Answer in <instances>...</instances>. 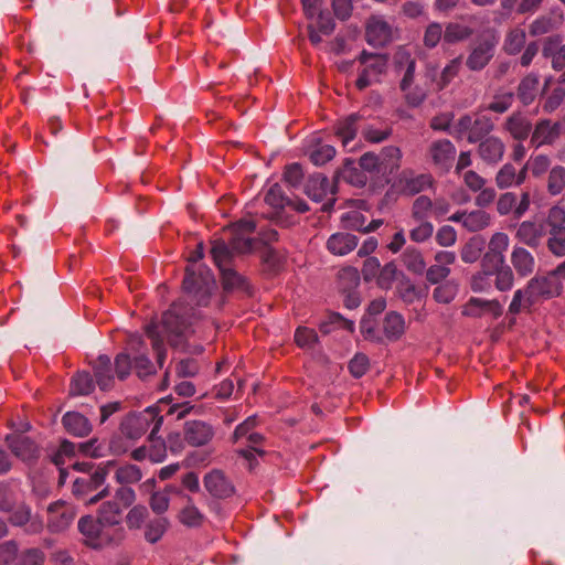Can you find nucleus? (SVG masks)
<instances>
[{
    "mask_svg": "<svg viewBox=\"0 0 565 565\" xmlns=\"http://www.w3.org/2000/svg\"><path fill=\"white\" fill-rule=\"evenodd\" d=\"M433 200L427 195L417 196L411 209V217L413 221H428L431 215Z\"/></svg>",
    "mask_w": 565,
    "mask_h": 565,
    "instance_id": "38",
    "label": "nucleus"
},
{
    "mask_svg": "<svg viewBox=\"0 0 565 565\" xmlns=\"http://www.w3.org/2000/svg\"><path fill=\"white\" fill-rule=\"evenodd\" d=\"M563 289V284L556 273L546 276H535L529 280L523 289H518L509 306L512 315H518L522 310H529L533 305L543 299L557 297Z\"/></svg>",
    "mask_w": 565,
    "mask_h": 565,
    "instance_id": "3",
    "label": "nucleus"
},
{
    "mask_svg": "<svg viewBox=\"0 0 565 565\" xmlns=\"http://www.w3.org/2000/svg\"><path fill=\"white\" fill-rule=\"evenodd\" d=\"M498 40L494 35H484L472 49L467 57L466 65L471 71L483 70L494 55Z\"/></svg>",
    "mask_w": 565,
    "mask_h": 565,
    "instance_id": "6",
    "label": "nucleus"
},
{
    "mask_svg": "<svg viewBox=\"0 0 565 565\" xmlns=\"http://www.w3.org/2000/svg\"><path fill=\"white\" fill-rule=\"evenodd\" d=\"M431 162L440 170L448 171L456 157V148L448 139L436 140L429 147Z\"/></svg>",
    "mask_w": 565,
    "mask_h": 565,
    "instance_id": "13",
    "label": "nucleus"
},
{
    "mask_svg": "<svg viewBox=\"0 0 565 565\" xmlns=\"http://www.w3.org/2000/svg\"><path fill=\"white\" fill-rule=\"evenodd\" d=\"M96 383L102 391L110 390L114 385L111 362L108 355H99L93 363Z\"/></svg>",
    "mask_w": 565,
    "mask_h": 565,
    "instance_id": "20",
    "label": "nucleus"
},
{
    "mask_svg": "<svg viewBox=\"0 0 565 565\" xmlns=\"http://www.w3.org/2000/svg\"><path fill=\"white\" fill-rule=\"evenodd\" d=\"M435 239L438 245L443 247H450L457 241V233L452 226L444 225L438 228Z\"/></svg>",
    "mask_w": 565,
    "mask_h": 565,
    "instance_id": "64",
    "label": "nucleus"
},
{
    "mask_svg": "<svg viewBox=\"0 0 565 565\" xmlns=\"http://www.w3.org/2000/svg\"><path fill=\"white\" fill-rule=\"evenodd\" d=\"M356 115H350L349 117L340 120L335 126V134L341 139L344 147L348 146L356 136Z\"/></svg>",
    "mask_w": 565,
    "mask_h": 565,
    "instance_id": "36",
    "label": "nucleus"
},
{
    "mask_svg": "<svg viewBox=\"0 0 565 565\" xmlns=\"http://www.w3.org/2000/svg\"><path fill=\"white\" fill-rule=\"evenodd\" d=\"M505 265V256L487 250L481 259V266L487 275H492L497 269Z\"/></svg>",
    "mask_w": 565,
    "mask_h": 565,
    "instance_id": "47",
    "label": "nucleus"
},
{
    "mask_svg": "<svg viewBox=\"0 0 565 565\" xmlns=\"http://www.w3.org/2000/svg\"><path fill=\"white\" fill-rule=\"evenodd\" d=\"M457 288L452 284L446 282L434 289L433 297L439 303H449L454 300Z\"/></svg>",
    "mask_w": 565,
    "mask_h": 565,
    "instance_id": "62",
    "label": "nucleus"
},
{
    "mask_svg": "<svg viewBox=\"0 0 565 565\" xmlns=\"http://www.w3.org/2000/svg\"><path fill=\"white\" fill-rule=\"evenodd\" d=\"M122 508L117 501L104 503L99 510V521L105 524H117L121 519Z\"/></svg>",
    "mask_w": 565,
    "mask_h": 565,
    "instance_id": "41",
    "label": "nucleus"
},
{
    "mask_svg": "<svg viewBox=\"0 0 565 565\" xmlns=\"http://www.w3.org/2000/svg\"><path fill=\"white\" fill-rule=\"evenodd\" d=\"M359 62L362 66L355 82L359 90L379 83L381 76L386 72L387 58L382 54L367 53L363 51L359 56Z\"/></svg>",
    "mask_w": 565,
    "mask_h": 565,
    "instance_id": "5",
    "label": "nucleus"
},
{
    "mask_svg": "<svg viewBox=\"0 0 565 565\" xmlns=\"http://www.w3.org/2000/svg\"><path fill=\"white\" fill-rule=\"evenodd\" d=\"M443 26L438 22H431L427 25L424 32L423 42L424 45L428 49H434L438 45V43L444 40Z\"/></svg>",
    "mask_w": 565,
    "mask_h": 565,
    "instance_id": "49",
    "label": "nucleus"
},
{
    "mask_svg": "<svg viewBox=\"0 0 565 565\" xmlns=\"http://www.w3.org/2000/svg\"><path fill=\"white\" fill-rule=\"evenodd\" d=\"M565 186V168L556 166L550 170L547 190L551 194H559Z\"/></svg>",
    "mask_w": 565,
    "mask_h": 565,
    "instance_id": "45",
    "label": "nucleus"
},
{
    "mask_svg": "<svg viewBox=\"0 0 565 565\" xmlns=\"http://www.w3.org/2000/svg\"><path fill=\"white\" fill-rule=\"evenodd\" d=\"M504 128L512 138L522 141L529 137L532 124L525 115L521 113H513L505 120Z\"/></svg>",
    "mask_w": 565,
    "mask_h": 565,
    "instance_id": "23",
    "label": "nucleus"
},
{
    "mask_svg": "<svg viewBox=\"0 0 565 565\" xmlns=\"http://www.w3.org/2000/svg\"><path fill=\"white\" fill-rule=\"evenodd\" d=\"M232 237L228 241L234 254L248 253L253 249V239L246 235L231 233Z\"/></svg>",
    "mask_w": 565,
    "mask_h": 565,
    "instance_id": "58",
    "label": "nucleus"
},
{
    "mask_svg": "<svg viewBox=\"0 0 565 565\" xmlns=\"http://www.w3.org/2000/svg\"><path fill=\"white\" fill-rule=\"evenodd\" d=\"M331 192L329 180L321 173L311 175L306 183L307 195L316 202L322 201Z\"/></svg>",
    "mask_w": 565,
    "mask_h": 565,
    "instance_id": "27",
    "label": "nucleus"
},
{
    "mask_svg": "<svg viewBox=\"0 0 565 565\" xmlns=\"http://www.w3.org/2000/svg\"><path fill=\"white\" fill-rule=\"evenodd\" d=\"M545 233L546 225L543 222L524 221L516 230V237L525 245L535 247Z\"/></svg>",
    "mask_w": 565,
    "mask_h": 565,
    "instance_id": "17",
    "label": "nucleus"
},
{
    "mask_svg": "<svg viewBox=\"0 0 565 565\" xmlns=\"http://www.w3.org/2000/svg\"><path fill=\"white\" fill-rule=\"evenodd\" d=\"M473 33L470 26L460 24L458 22H450L446 25L444 32V42L447 44H455L469 39Z\"/></svg>",
    "mask_w": 565,
    "mask_h": 565,
    "instance_id": "34",
    "label": "nucleus"
},
{
    "mask_svg": "<svg viewBox=\"0 0 565 565\" xmlns=\"http://www.w3.org/2000/svg\"><path fill=\"white\" fill-rule=\"evenodd\" d=\"M434 179L428 173L414 174L411 170H404L397 178L395 186L404 195H415L431 188Z\"/></svg>",
    "mask_w": 565,
    "mask_h": 565,
    "instance_id": "7",
    "label": "nucleus"
},
{
    "mask_svg": "<svg viewBox=\"0 0 565 565\" xmlns=\"http://www.w3.org/2000/svg\"><path fill=\"white\" fill-rule=\"evenodd\" d=\"M461 68V58L456 57L451 60L443 70L440 75V87L448 85L458 74Z\"/></svg>",
    "mask_w": 565,
    "mask_h": 565,
    "instance_id": "63",
    "label": "nucleus"
},
{
    "mask_svg": "<svg viewBox=\"0 0 565 565\" xmlns=\"http://www.w3.org/2000/svg\"><path fill=\"white\" fill-rule=\"evenodd\" d=\"M7 441L11 451L23 461H31L39 456L38 446L25 436H11Z\"/></svg>",
    "mask_w": 565,
    "mask_h": 565,
    "instance_id": "18",
    "label": "nucleus"
},
{
    "mask_svg": "<svg viewBox=\"0 0 565 565\" xmlns=\"http://www.w3.org/2000/svg\"><path fill=\"white\" fill-rule=\"evenodd\" d=\"M213 286L214 279L209 270L200 271L196 275L192 267H186L182 287L191 301H194L198 306H206Z\"/></svg>",
    "mask_w": 565,
    "mask_h": 565,
    "instance_id": "4",
    "label": "nucleus"
},
{
    "mask_svg": "<svg viewBox=\"0 0 565 565\" xmlns=\"http://www.w3.org/2000/svg\"><path fill=\"white\" fill-rule=\"evenodd\" d=\"M369 366V358L362 353L355 354L349 363L350 373L356 379L362 377L367 372Z\"/></svg>",
    "mask_w": 565,
    "mask_h": 565,
    "instance_id": "61",
    "label": "nucleus"
},
{
    "mask_svg": "<svg viewBox=\"0 0 565 565\" xmlns=\"http://www.w3.org/2000/svg\"><path fill=\"white\" fill-rule=\"evenodd\" d=\"M402 262L409 271L417 275H422L426 269V263L422 252L414 246H408L403 252Z\"/></svg>",
    "mask_w": 565,
    "mask_h": 565,
    "instance_id": "30",
    "label": "nucleus"
},
{
    "mask_svg": "<svg viewBox=\"0 0 565 565\" xmlns=\"http://www.w3.org/2000/svg\"><path fill=\"white\" fill-rule=\"evenodd\" d=\"M513 99L514 96L512 93L498 94L488 105V109L498 114H503L511 107Z\"/></svg>",
    "mask_w": 565,
    "mask_h": 565,
    "instance_id": "60",
    "label": "nucleus"
},
{
    "mask_svg": "<svg viewBox=\"0 0 565 565\" xmlns=\"http://www.w3.org/2000/svg\"><path fill=\"white\" fill-rule=\"evenodd\" d=\"M511 264L520 277H527L535 269L533 255L524 247L515 246L511 253Z\"/></svg>",
    "mask_w": 565,
    "mask_h": 565,
    "instance_id": "22",
    "label": "nucleus"
},
{
    "mask_svg": "<svg viewBox=\"0 0 565 565\" xmlns=\"http://www.w3.org/2000/svg\"><path fill=\"white\" fill-rule=\"evenodd\" d=\"M462 316L471 318H480L490 316L492 319H498L503 313L502 305L493 300H484L477 297H471L468 302L462 307Z\"/></svg>",
    "mask_w": 565,
    "mask_h": 565,
    "instance_id": "9",
    "label": "nucleus"
},
{
    "mask_svg": "<svg viewBox=\"0 0 565 565\" xmlns=\"http://www.w3.org/2000/svg\"><path fill=\"white\" fill-rule=\"evenodd\" d=\"M94 390V381L89 373L79 372L77 373L71 383L72 395H88Z\"/></svg>",
    "mask_w": 565,
    "mask_h": 565,
    "instance_id": "42",
    "label": "nucleus"
},
{
    "mask_svg": "<svg viewBox=\"0 0 565 565\" xmlns=\"http://www.w3.org/2000/svg\"><path fill=\"white\" fill-rule=\"evenodd\" d=\"M141 477L140 469L135 465H124L118 467L115 472V478L120 484L138 482Z\"/></svg>",
    "mask_w": 565,
    "mask_h": 565,
    "instance_id": "46",
    "label": "nucleus"
},
{
    "mask_svg": "<svg viewBox=\"0 0 565 565\" xmlns=\"http://www.w3.org/2000/svg\"><path fill=\"white\" fill-rule=\"evenodd\" d=\"M76 450L89 457L96 458L102 456L100 446H96L95 439L86 443H81L78 445H75L68 440H64L61 443L58 451L54 457L55 465L58 466L61 463V458L63 456L71 457L75 454Z\"/></svg>",
    "mask_w": 565,
    "mask_h": 565,
    "instance_id": "15",
    "label": "nucleus"
},
{
    "mask_svg": "<svg viewBox=\"0 0 565 565\" xmlns=\"http://www.w3.org/2000/svg\"><path fill=\"white\" fill-rule=\"evenodd\" d=\"M505 151L503 141L498 137H488L480 141L478 154L488 164H495L502 160Z\"/></svg>",
    "mask_w": 565,
    "mask_h": 565,
    "instance_id": "16",
    "label": "nucleus"
},
{
    "mask_svg": "<svg viewBox=\"0 0 565 565\" xmlns=\"http://www.w3.org/2000/svg\"><path fill=\"white\" fill-rule=\"evenodd\" d=\"M516 169L511 163L501 167L495 175V184L499 189H508L516 185Z\"/></svg>",
    "mask_w": 565,
    "mask_h": 565,
    "instance_id": "43",
    "label": "nucleus"
},
{
    "mask_svg": "<svg viewBox=\"0 0 565 565\" xmlns=\"http://www.w3.org/2000/svg\"><path fill=\"white\" fill-rule=\"evenodd\" d=\"M365 216L359 211H349L341 217L344 228H350L364 233Z\"/></svg>",
    "mask_w": 565,
    "mask_h": 565,
    "instance_id": "56",
    "label": "nucleus"
},
{
    "mask_svg": "<svg viewBox=\"0 0 565 565\" xmlns=\"http://www.w3.org/2000/svg\"><path fill=\"white\" fill-rule=\"evenodd\" d=\"M206 491L220 499L228 498L234 493V486L221 470H212L204 477Z\"/></svg>",
    "mask_w": 565,
    "mask_h": 565,
    "instance_id": "14",
    "label": "nucleus"
},
{
    "mask_svg": "<svg viewBox=\"0 0 565 565\" xmlns=\"http://www.w3.org/2000/svg\"><path fill=\"white\" fill-rule=\"evenodd\" d=\"M559 136V125L550 120H541L536 124L531 137V143L539 148L543 145H551Z\"/></svg>",
    "mask_w": 565,
    "mask_h": 565,
    "instance_id": "19",
    "label": "nucleus"
},
{
    "mask_svg": "<svg viewBox=\"0 0 565 565\" xmlns=\"http://www.w3.org/2000/svg\"><path fill=\"white\" fill-rule=\"evenodd\" d=\"M211 254L215 265L223 269L231 265L234 252L225 241L216 239L213 242Z\"/></svg>",
    "mask_w": 565,
    "mask_h": 565,
    "instance_id": "33",
    "label": "nucleus"
},
{
    "mask_svg": "<svg viewBox=\"0 0 565 565\" xmlns=\"http://www.w3.org/2000/svg\"><path fill=\"white\" fill-rule=\"evenodd\" d=\"M184 440L193 446L201 447L209 444L214 437L213 427L202 420L185 422L183 428Z\"/></svg>",
    "mask_w": 565,
    "mask_h": 565,
    "instance_id": "11",
    "label": "nucleus"
},
{
    "mask_svg": "<svg viewBox=\"0 0 565 565\" xmlns=\"http://www.w3.org/2000/svg\"><path fill=\"white\" fill-rule=\"evenodd\" d=\"M484 242L480 237H471L461 248L460 257L463 263L472 264L477 262L483 250Z\"/></svg>",
    "mask_w": 565,
    "mask_h": 565,
    "instance_id": "37",
    "label": "nucleus"
},
{
    "mask_svg": "<svg viewBox=\"0 0 565 565\" xmlns=\"http://www.w3.org/2000/svg\"><path fill=\"white\" fill-rule=\"evenodd\" d=\"M150 446L148 448V457L153 462H161L167 455L166 443L161 438H156L152 433L149 436Z\"/></svg>",
    "mask_w": 565,
    "mask_h": 565,
    "instance_id": "55",
    "label": "nucleus"
},
{
    "mask_svg": "<svg viewBox=\"0 0 565 565\" xmlns=\"http://www.w3.org/2000/svg\"><path fill=\"white\" fill-rule=\"evenodd\" d=\"M548 248L557 256L565 254V226L550 227Z\"/></svg>",
    "mask_w": 565,
    "mask_h": 565,
    "instance_id": "44",
    "label": "nucleus"
},
{
    "mask_svg": "<svg viewBox=\"0 0 565 565\" xmlns=\"http://www.w3.org/2000/svg\"><path fill=\"white\" fill-rule=\"evenodd\" d=\"M335 156V149L330 145H321L310 153V160L316 166H322Z\"/></svg>",
    "mask_w": 565,
    "mask_h": 565,
    "instance_id": "59",
    "label": "nucleus"
},
{
    "mask_svg": "<svg viewBox=\"0 0 565 565\" xmlns=\"http://www.w3.org/2000/svg\"><path fill=\"white\" fill-rule=\"evenodd\" d=\"M168 526L169 521L166 518H158L150 521L146 525L145 539L151 544L157 543L167 532Z\"/></svg>",
    "mask_w": 565,
    "mask_h": 565,
    "instance_id": "40",
    "label": "nucleus"
},
{
    "mask_svg": "<svg viewBox=\"0 0 565 565\" xmlns=\"http://www.w3.org/2000/svg\"><path fill=\"white\" fill-rule=\"evenodd\" d=\"M383 173H393L401 167L402 151L394 146L384 147L380 153Z\"/></svg>",
    "mask_w": 565,
    "mask_h": 565,
    "instance_id": "29",
    "label": "nucleus"
},
{
    "mask_svg": "<svg viewBox=\"0 0 565 565\" xmlns=\"http://www.w3.org/2000/svg\"><path fill=\"white\" fill-rule=\"evenodd\" d=\"M181 303H173L169 310L162 315L161 323H151L147 326L146 333L152 342V348L157 353L158 363L162 366L166 356L163 349V340L178 347L191 333V321L189 317L183 315Z\"/></svg>",
    "mask_w": 565,
    "mask_h": 565,
    "instance_id": "2",
    "label": "nucleus"
},
{
    "mask_svg": "<svg viewBox=\"0 0 565 565\" xmlns=\"http://www.w3.org/2000/svg\"><path fill=\"white\" fill-rule=\"evenodd\" d=\"M526 40V34L523 29L515 28L508 32L504 43L503 50L509 55H515L521 52L524 47Z\"/></svg>",
    "mask_w": 565,
    "mask_h": 565,
    "instance_id": "35",
    "label": "nucleus"
},
{
    "mask_svg": "<svg viewBox=\"0 0 565 565\" xmlns=\"http://www.w3.org/2000/svg\"><path fill=\"white\" fill-rule=\"evenodd\" d=\"M358 245L356 236L349 233L332 234L327 241V248L333 255L343 256L352 252Z\"/></svg>",
    "mask_w": 565,
    "mask_h": 565,
    "instance_id": "24",
    "label": "nucleus"
},
{
    "mask_svg": "<svg viewBox=\"0 0 565 565\" xmlns=\"http://www.w3.org/2000/svg\"><path fill=\"white\" fill-rule=\"evenodd\" d=\"M405 320L402 315L392 311L385 316L383 331L390 341H397L405 333Z\"/></svg>",
    "mask_w": 565,
    "mask_h": 565,
    "instance_id": "28",
    "label": "nucleus"
},
{
    "mask_svg": "<svg viewBox=\"0 0 565 565\" xmlns=\"http://www.w3.org/2000/svg\"><path fill=\"white\" fill-rule=\"evenodd\" d=\"M318 341V334L313 329L299 327L295 332V342L300 348L311 349Z\"/></svg>",
    "mask_w": 565,
    "mask_h": 565,
    "instance_id": "53",
    "label": "nucleus"
},
{
    "mask_svg": "<svg viewBox=\"0 0 565 565\" xmlns=\"http://www.w3.org/2000/svg\"><path fill=\"white\" fill-rule=\"evenodd\" d=\"M395 63L401 68L405 66V72L399 84L401 90L412 88V85L414 84L416 61L407 51L399 50L395 54Z\"/></svg>",
    "mask_w": 565,
    "mask_h": 565,
    "instance_id": "26",
    "label": "nucleus"
},
{
    "mask_svg": "<svg viewBox=\"0 0 565 565\" xmlns=\"http://www.w3.org/2000/svg\"><path fill=\"white\" fill-rule=\"evenodd\" d=\"M192 407L189 403L171 404V398H162L154 406L130 414L121 422L120 430L129 439H138L151 428L152 435L160 429L164 415L177 414V419L183 418Z\"/></svg>",
    "mask_w": 565,
    "mask_h": 565,
    "instance_id": "1",
    "label": "nucleus"
},
{
    "mask_svg": "<svg viewBox=\"0 0 565 565\" xmlns=\"http://www.w3.org/2000/svg\"><path fill=\"white\" fill-rule=\"evenodd\" d=\"M265 202L275 209H282L290 204V200L284 195L278 184H274L269 188L265 195Z\"/></svg>",
    "mask_w": 565,
    "mask_h": 565,
    "instance_id": "54",
    "label": "nucleus"
},
{
    "mask_svg": "<svg viewBox=\"0 0 565 565\" xmlns=\"http://www.w3.org/2000/svg\"><path fill=\"white\" fill-rule=\"evenodd\" d=\"M539 85H540V81H539V77L534 74H530L527 76H525L520 85H519V88H518V97L519 99L524 104V105H529L531 104L536 95H537V92H539Z\"/></svg>",
    "mask_w": 565,
    "mask_h": 565,
    "instance_id": "32",
    "label": "nucleus"
},
{
    "mask_svg": "<svg viewBox=\"0 0 565 565\" xmlns=\"http://www.w3.org/2000/svg\"><path fill=\"white\" fill-rule=\"evenodd\" d=\"M47 526L52 532H62L73 522L76 512L73 505L65 502H54L47 509Z\"/></svg>",
    "mask_w": 565,
    "mask_h": 565,
    "instance_id": "8",
    "label": "nucleus"
},
{
    "mask_svg": "<svg viewBox=\"0 0 565 565\" xmlns=\"http://www.w3.org/2000/svg\"><path fill=\"white\" fill-rule=\"evenodd\" d=\"M365 38L373 46H383L392 40L391 24L380 15H372L366 22Z\"/></svg>",
    "mask_w": 565,
    "mask_h": 565,
    "instance_id": "10",
    "label": "nucleus"
},
{
    "mask_svg": "<svg viewBox=\"0 0 565 565\" xmlns=\"http://www.w3.org/2000/svg\"><path fill=\"white\" fill-rule=\"evenodd\" d=\"M493 129L492 120L486 115H477L472 119L471 132L468 135V141L475 143L484 139Z\"/></svg>",
    "mask_w": 565,
    "mask_h": 565,
    "instance_id": "31",
    "label": "nucleus"
},
{
    "mask_svg": "<svg viewBox=\"0 0 565 565\" xmlns=\"http://www.w3.org/2000/svg\"><path fill=\"white\" fill-rule=\"evenodd\" d=\"M62 423L65 429L74 436L84 437L92 430L88 419L77 412L66 413L62 418Z\"/></svg>",
    "mask_w": 565,
    "mask_h": 565,
    "instance_id": "25",
    "label": "nucleus"
},
{
    "mask_svg": "<svg viewBox=\"0 0 565 565\" xmlns=\"http://www.w3.org/2000/svg\"><path fill=\"white\" fill-rule=\"evenodd\" d=\"M493 274L495 275L494 284L498 290L508 291L513 287L514 275L508 265L497 269Z\"/></svg>",
    "mask_w": 565,
    "mask_h": 565,
    "instance_id": "52",
    "label": "nucleus"
},
{
    "mask_svg": "<svg viewBox=\"0 0 565 565\" xmlns=\"http://www.w3.org/2000/svg\"><path fill=\"white\" fill-rule=\"evenodd\" d=\"M106 469L98 468L92 475L76 478L73 482V493L75 495H84L100 487L106 478Z\"/></svg>",
    "mask_w": 565,
    "mask_h": 565,
    "instance_id": "21",
    "label": "nucleus"
},
{
    "mask_svg": "<svg viewBox=\"0 0 565 565\" xmlns=\"http://www.w3.org/2000/svg\"><path fill=\"white\" fill-rule=\"evenodd\" d=\"M45 561V554L40 548H29L23 551L17 565H43Z\"/></svg>",
    "mask_w": 565,
    "mask_h": 565,
    "instance_id": "57",
    "label": "nucleus"
},
{
    "mask_svg": "<svg viewBox=\"0 0 565 565\" xmlns=\"http://www.w3.org/2000/svg\"><path fill=\"white\" fill-rule=\"evenodd\" d=\"M551 166V160L545 154L531 156L526 161V168L533 177L540 178L544 175Z\"/></svg>",
    "mask_w": 565,
    "mask_h": 565,
    "instance_id": "51",
    "label": "nucleus"
},
{
    "mask_svg": "<svg viewBox=\"0 0 565 565\" xmlns=\"http://www.w3.org/2000/svg\"><path fill=\"white\" fill-rule=\"evenodd\" d=\"M448 220L455 223H461V225L469 232L482 231L490 226L492 222L491 215L482 210L456 212L450 215Z\"/></svg>",
    "mask_w": 565,
    "mask_h": 565,
    "instance_id": "12",
    "label": "nucleus"
},
{
    "mask_svg": "<svg viewBox=\"0 0 565 565\" xmlns=\"http://www.w3.org/2000/svg\"><path fill=\"white\" fill-rule=\"evenodd\" d=\"M179 521L188 527H199L203 524L204 515L189 498V503L179 513Z\"/></svg>",
    "mask_w": 565,
    "mask_h": 565,
    "instance_id": "39",
    "label": "nucleus"
},
{
    "mask_svg": "<svg viewBox=\"0 0 565 565\" xmlns=\"http://www.w3.org/2000/svg\"><path fill=\"white\" fill-rule=\"evenodd\" d=\"M100 521H96L93 516H83L78 521L79 532L89 541H95L100 531Z\"/></svg>",
    "mask_w": 565,
    "mask_h": 565,
    "instance_id": "48",
    "label": "nucleus"
},
{
    "mask_svg": "<svg viewBox=\"0 0 565 565\" xmlns=\"http://www.w3.org/2000/svg\"><path fill=\"white\" fill-rule=\"evenodd\" d=\"M417 225L409 231V238L415 243H425L434 234V225L429 221H415Z\"/></svg>",
    "mask_w": 565,
    "mask_h": 565,
    "instance_id": "50",
    "label": "nucleus"
}]
</instances>
